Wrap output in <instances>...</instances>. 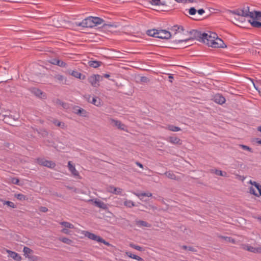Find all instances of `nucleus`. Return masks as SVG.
Returning a JSON list of instances; mask_svg holds the SVG:
<instances>
[{"instance_id": "1", "label": "nucleus", "mask_w": 261, "mask_h": 261, "mask_svg": "<svg viewBox=\"0 0 261 261\" xmlns=\"http://www.w3.org/2000/svg\"><path fill=\"white\" fill-rule=\"evenodd\" d=\"M175 30L176 32L174 37L175 38L174 41L176 43H187L196 39L212 47L223 48L226 47L223 41L214 32L201 33L196 30L189 32L184 30L182 27H178Z\"/></svg>"}, {"instance_id": "2", "label": "nucleus", "mask_w": 261, "mask_h": 261, "mask_svg": "<svg viewBox=\"0 0 261 261\" xmlns=\"http://www.w3.org/2000/svg\"><path fill=\"white\" fill-rule=\"evenodd\" d=\"M230 13L238 16V18L234 17L236 20V22L234 23L238 25L243 24L245 20L244 17H246L254 18L261 21V12L257 11L250 12L248 7L244 8L243 9H238L230 11Z\"/></svg>"}, {"instance_id": "3", "label": "nucleus", "mask_w": 261, "mask_h": 261, "mask_svg": "<svg viewBox=\"0 0 261 261\" xmlns=\"http://www.w3.org/2000/svg\"><path fill=\"white\" fill-rule=\"evenodd\" d=\"M103 21V20L99 17H89L83 20L81 22L77 23V25L86 28H92L101 24Z\"/></svg>"}, {"instance_id": "4", "label": "nucleus", "mask_w": 261, "mask_h": 261, "mask_svg": "<svg viewBox=\"0 0 261 261\" xmlns=\"http://www.w3.org/2000/svg\"><path fill=\"white\" fill-rule=\"evenodd\" d=\"M81 233L84 235L85 237H87L91 240L95 241L98 242L102 243L108 246H112L109 242H106L100 237L97 236L94 233H91L87 231H82Z\"/></svg>"}, {"instance_id": "5", "label": "nucleus", "mask_w": 261, "mask_h": 261, "mask_svg": "<svg viewBox=\"0 0 261 261\" xmlns=\"http://www.w3.org/2000/svg\"><path fill=\"white\" fill-rule=\"evenodd\" d=\"M60 224L62 227L61 232L65 234L70 235L71 234V230L75 228L73 224L67 221L61 222Z\"/></svg>"}, {"instance_id": "6", "label": "nucleus", "mask_w": 261, "mask_h": 261, "mask_svg": "<svg viewBox=\"0 0 261 261\" xmlns=\"http://www.w3.org/2000/svg\"><path fill=\"white\" fill-rule=\"evenodd\" d=\"M103 80V77L99 74H93L88 78V81L93 87L99 86V82Z\"/></svg>"}, {"instance_id": "7", "label": "nucleus", "mask_w": 261, "mask_h": 261, "mask_svg": "<svg viewBox=\"0 0 261 261\" xmlns=\"http://www.w3.org/2000/svg\"><path fill=\"white\" fill-rule=\"evenodd\" d=\"M109 121L110 124L113 126L116 127L120 130H126V126L124 124L121 123V121L113 118L109 119Z\"/></svg>"}, {"instance_id": "8", "label": "nucleus", "mask_w": 261, "mask_h": 261, "mask_svg": "<svg viewBox=\"0 0 261 261\" xmlns=\"http://www.w3.org/2000/svg\"><path fill=\"white\" fill-rule=\"evenodd\" d=\"M157 38L168 39L171 37L170 32L166 30H158Z\"/></svg>"}, {"instance_id": "9", "label": "nucleus", "mask_w": 261, "mask_h": 261, "mask_svg": "<svg viewBox=\"0 0 261 261\" xmlns=\"http://www.w3.org/2000/svg\"><path fill=\"white\" fill-rule=\"evenodd\" d=\"M107 191L108 192L117 194V195H121L123 190L120 188H117L113 186H109L107 188Z\"/></svg>"}, {"instance_id": "10", "label": "nucleus", "mask_w": 261, "mask_h": 261, "mask_svg": "<svg viewBox=\"0 0 261 261\" xmlns=\"http://www.w3.org/2000/svg\"><path fill=\"white\" fill-rule=\"evenodd\" d=\"M90 201L92 202L95 206L103 210H107L108 208L107 204L99 199H91Z\"/></svg>"}, {"instance_id": "11", "label": "nucleus", "mask_w": 261, "mask_h": 261, "mask_svg": "<svg viewBox=\"0 0 261 261\" xmlns=\"http://www.w3.org/2000/svg\"><path fill=\"white\" fill-rule=\"evenodd\" d=\"M39 164L42 166L50 168H54L56 166V164L52 161L41 160L39 161Z\"/></svg>"}, {"instance_id": "12", "label": "nucleus", "mask_w": 261, "mask_h": 261, "mask_svg": "<svg viewBox=\"0 0 261 261\" xmlns=\"http://www.w3.org/2000/svg\"><path fill=\"white\" fill-rule=\"evenodd\" d=\"M213 100L215 102L220 105L223 104L226 101L224 97L219 94H216L214 96Z\"/></svg>"}, {"instance_id": "13", "label": "nucleus", "mask_w": 261, "mask_h": 261, "mask_svg": "<svg viewBox=\"0 0 261 261\" xmlns=\"http://www.w3.org/2000/svg\"><path fill=\"white\" fill-rule=\"evenodd\" d=\"M5 250L13 259L17 261H20L21 259V256L17 253L8 249H6Z\"/></svg>"}, {"instance_id": "14", "label": "nucleus", "mask_w": 261, "mask_h": 261, "mask_svg": "<svg viewBox=\"0 0 261 261\" xmlns=\"http://www.w3.org/2000/svg\"><path fill=\"white\" fill-rule=\"evenodd\" d=\"M68 167L69 171L71 172V173L74 176H79V172L76 170L75 166L72 164L71 161L68 162Z\"/></svg>"}, {"instance_id": "15", "label": "nucleus", "mask_w": 261, "mask_h": 261, "mask_svg": "<svg viewBox=\"0 0 261 261\" xmlns=\"http://www.w3.org/2000/svg\"><path fill=\"white\" fill-rule=\"evenodd\" d=\"M74 112L76 114L83 117H87L88 116V113L86 111L82 108L79 107L75 108L74 109Z\"/></svg>"}, {"instance_id": "16", "label": "nucleus", "mask_w": 261, "mask_h": 261, "mask_svg": "<svg viewBox=\"0 0 261 261\" xmlns=\"http://www.w3.org/2000/svg\"><path fill=\"white\" fill-rule=\"evenodd\" d=\"M135 224L139 227H150L151 225L147 222L146 221L143 220H136L135 221Z\"/></svg>"}, {"instance_id": "17", "label": "nucleus", "mask_w": 261, "mask_h": 261, "mask_svg": "<svg viewBox=\"0 0 261 261\" xmlns=\"http://www.w3.org/2000/svg\"><path fill=\"white\" fill-rule=\"evenodd\" d=\"M88 98H87V100L89 102L92 103L93 105L97 106L99 107L101 105V101L100 99L96 97H93L92 98V100H90V95H88Z\"/></svg>"}, {"instance_id": "18", "label": "nucleus", "mask_w": 261, "mask_h": 261, "mask_svg": "<svg viewBox=\"0 0 261 261\" xmlns=\"http://www.w3.org/2000/svg\"><path fill=\"white\" fill-rule=\"evenodd\" d=\"M250 18L251 19H249L248 21L252 27L261 29V22L259 21H260V20H257L254 18Z\"/></svg>"}, {"instance_id": "19", "label": "nucleus", "mask_w": 261, "mask_h": 261, "mask_svg": "<svg viewBox=\"0 0 261 261\" xmlns=\"http://www.w3.org/2000/svg\"><path fill=\"white\" fill-rule=\"evenodd\" d=\"M168 141L169 142H170L171 143L173 144H175V145L181 144V140L177 137H173V136L169 137L168 138Z\"/></svg>"}, {"instance_id": "20", "label": "nucleus", "mask_w": 261, "mask_h": 261, "mask_svg": "<svg viewBox=\"0 0 261 261\" xmlns=\"http://www.w3.org/2000/svg\"><path fill=\"white\" fill-rule=\"evenodd\" d=\"M164 174L166 177L171 179L175 180H178L180 179V177L177 176L172 171L166 172Z\"/></svg>"}, {"instance_id": "21", "label": "nucleus", "mask_w": 261, "mask_h": 261, "mask_svg": "<svg viewBox=\"0 0 261 261\" xmlns=\"http://www.w3.org/2000/svg\"><path fill=\"white\" fill-rule=\"evenodd\" d=\"M58 240L62 243L69 245H72L73 243V241L72 240L65 237H59Z\"/></svg>"}, {"instance_id": "22", "label": "nucleus", "mask_w": 261, "mask_h": 261, "mask_svg": "<svg viewBox=\"0 0 261 261\" xmlns=\"http://www.w3.org/2000/svg\"><path fill=\"white\" fill-rule=\"evenodd\" d=\"M242 248L244 250L256 253L257 251L256 250V248L253 247V246H250L249 245L244 244L242 245Z\"/></svg>"}, {"instance_id": "23", "label": "nucleus", "mask_w": 261, "mask_h": 261, "mask_svg": "<svg viewBox=\"0 0 261 261\" xmlns=\"http://www.w3.org/2000/svg\"><path fill=\"white\" fill-rule=\"evenodd\" d=\"M133 194L137 196L138 197H139L140 199H141V197L142 196H147V197H151L152 196V193L150 192H143V193H136L133 192Z\"/></svg>"}, {"instance_id": "24", "label": "nucleus", "mask_w": 261, "mask_h": 261, "mask_svg": "<svg viewBox=\"0 0 261 261\" xmlns=\"http://www.w3.org/2000/svg\"><path fill=\"white\" fill-rule=\"evenodd\" d=\"M251 185L254 186L258 191L259 192V196H261V185H260L258 183H257L256 181H252L250 180L248 182Z\"/></svg>"}, {"instance_id": "25", "label": "nucleus", "mask_w": 261, "mask_h": 261, "mask_svg": "<svg viewBox=\"0 0 261 261\" xmlns=\"http://www.w3.org/2000/svg\"><path fill=\"white\" fill-rule=\"evenodd\" d=\"M101 64V63L100 62L96 61H90L88 62L89 66L93 68H97L99 67Z\"/></svg>"}, {"instance_id": "26", "label": "nucleus", "mask_w": 261, "mask_h": 261, "mask_svg": "<svg viewBox=\"0 0 261 261\" xmlns=\"http://www.w3.org/2000/svg\"><path fill=\"white\" fill-rule=\"evenodd\" d=\"M55 79L60 83L65 84L66 82V79L62 75L57 74L55 76Z\"/></svg>"}, {"instance_id": "27", "label": "nucleus", "mask_w": 261, "mask_h": 261, "mask_svg": "<svg viewBox=\"0 0 261 261\" xmlns=\"http://www.w3.org/2000/svg\"><path fill=\"white\" fill-rule=\"evenodd\" d=\"M32 92L38 97H42L43 92L40 89L33 88L32 90Z\"/></svg>"}, {"instance_id": "28", "label": "nucleus", "mask_w": 261, "mask_h": 261, "mask_svg": "<svg viewBox=\"0 0 261 261\" xmlns=\"http://www.w3.org/2000/svg\"><path fill=\"white\" fill-rule=\"evenodd\" d=\"M219 238L222 240H224L226 242H229V243H231L232 244L236 243L235 240H234L233 239H232L230 237H224V236H219Z\"/></svg>"}, {"instance_id": "29", "label": "nucleus", "mask_w": 261, "mask_h": 261, "mask_svg": "<svg viewBox=\"0 0 261 261\" xmlns=\"http://www.w3.org/2000/svg\"><path fill=\"white\" fill-rule=\"evenodd\" d=\"M158 32V30H155V29H153V30H150L147 31V34L149 36L157 38Z\"/></svg>"}, {"instance_id": "30", "label": "nucleus", "mask_w": 261, "mask_h": 261, "mask_svg": "<svg viewBox=\"0 0 261 261\" xmlns=\"http://www.w3.org/2000/svg\"><path fill=\"white\" fill-rule=\"evenodd\" d=\"M124 205L129 208H131L135 206V203L130 200H125L124 202Z\"/></svg>"}, {"instance_id": "31", "label": "nucleus", "mask_w": 261, "mask_h": 261, "mask_svg": "<svg viewBox=\"0 0 261 261\" xmlns=\"http://www.w3.org/2000/svg\"><path fill=\"white\" fill-rule=\"evenodd\" d=\"M166 128L172 132H178L181 130L180 127L171 125L167 126Z\"/></svg>"}, {"instance_id": "32", "label": "nucleus", "mask_w": 261, "mask_h": 261, "mask_svg": "<svg viewBox=\"0 0 261 261\" xmlns=\"http://www.w3.org/2000/svg\"><path fill=\"white\" fill-rule=\"evenodd\" d=\"M53 122L54 124H55L56 125L59 126V127H60L62 128H64L65 127V123H63V122H60L57 120H54L53 121Z\"/></svg>"}, {"instance_id": "33", "label": "nucleus", "mask_w": 261, "mask_h": 261, "mask_svg": "<svg viewBox=\"0 0 261 261\" xmlns=\"http://www.w3.org/2000/svg\"><path fill=\"white\" fill-rule=\"evenodd\" d=\"M23 251L24 252V255L26 257L27 256L29 255V254H31L33 252V250L27 247H24L23 248Z\"/></svg>"}, {"instance_id": "34", "label": "nucleus", "mask_w": 261, "mask_h": 261, "mask_svg": "<svg viewBox=\"0 0 261 261\" xmlns=\"http://www.w3.org/2000/svg\"><path fill=\"white\" fill-rule=\"evenodd\" d=\"M129 245L130 247H132L135 249H136L138 251H144V249H143L142 247H141L139 246L136 245L132 243H130Z\"/></svg>"}, {"instance_id": "35", "label": "nucleus", "mask_w": 261, "mask_h": 261, "mask_svg": "<svg viewBox=\"0 0 261 261\" xmlns=\"http://www.w3.org/2000/svg\"><path fill=\"white\" fill-rule=\"evenodd\" d=\"M15 197L20 200H25L27 199V197L22 194H15Z\"/></svg>"}, {"instance_id": "36", "label": "nucleus", "mask_w": 261, "mask_h": 261, "mask_svg": "<svg viewBox=\"0 0 261 261\" xmlns=\"http://www.w3.org/2000/svg\"><path fill=\"white\" fill-rule=\"evenodd\" d=\"M215 173L216 175H220L221 176H226L227 173L226 172H223L221 170L216 169L215 170Z\"/></svg>"}, {"instance_id": "37", "label": "nucleus", "mask_w": 261, "mask_h": 261, "mask_svg": "<svg viewBox=\"0 0 261 261\" xmlns=\"http://www.w3.org/2000/svg\"><path fill=\"white\" fill-rule=\"evenodd\" d=\"M4 204H7L8 206L12 208H15L16 207V205H15L13 202L9 201H4Z\"/></svg>"}, {"instance_id": "38", "label": "nucleus", "mask_w": 261, "mask_h": 261, "mask_svg": "<svg viewBox=\"0 0 261 261\" xmlns=\"http://www.w3.org/2000/svg\"><path fill=\"white\" fill-rule=\"evenodd\" d=\"M56 103L57 105H59V106H62L64 108H67V105L66 103H64L63 101H62L60 99H57L56 101Z\"/></svg>"}, {"instance_id": "39", "label": "nucleus", "mask_w": 261, "mask_h": 261, "mask_svg": "<svg viewBox=\"0 0 261 261\" xmlns=\"http://www.w3.org/2000/svg\"><path fill=\"white\" fill-rule=\"evenodd\" d=\"M239 146L244 150H247V151H248L249 152H252V149L248 146L243 145V144H240V145H239Z\"/></svg>"}, {"instance_id": "40", "label": "nucleus", "mask_w": 261, "mask_h": 261, "mask_svg": "<svg viewBox=\"0 0 261 261\" xmlns=\"http://www.w3.org/2000/svg\"><path fill=\"white\" fill-rule=\"evenodd\" d=\"M71 75L76 78L80 79L81 76V73L77 71H73L71 73Z\"/></svg>"}, {"instance_id": "41", "label": "nucleus", "mask_w": 261, "mask_h": 261, "mask_svg": "<svg viewBox=\"0 0 261 261\" xmlns=\"http://www.w3.org/2000/svg\"><path fill=\"white\" fill-rule=\"evenodd\" d=\"M10 180V182L12 184L15 185H18L19 184V179L17 178H11Z\"/></svg>"}, {"instance_id": "42", "label": "nucleus", "mask_w": 261, "mask_h": 261, "mask_svg": "<svg viewBox=\"0 0 261 261\" xmlns=\"http://www.w3.org/2000/svg\"><path fill=\"white\" fill-rule=\"evenodd\" d=\"M249 193L251 194H253L257 197H258L259 195L257 194V193L255 192L254 189L253 187H250L249 188Z\"/></svg>"}, {"instance_id": "43", "label": "nucleus", "mask_w": 261, "mask_h": 261, "mask_svg": "<svg viewBox=\"0 0 261 261\" xmlns=\"http://www.w3.org/2000/svg\"><path fill=\"white\" fill-rule=\"evenodd\" d=\"M196 10L194 8L192 7L189 10V13L190 15H193L196 14Z\"/></svg>"}, {"instance_id": "44", "label": "nucleus", "mask_w": 261, "mask_h": 261, "mask_svg": "<svg viewBox=\"0 0 261 261\" xmlns=\"http://www.w3.org/2000/svg\"><path fill=\"white\" fill-rule=\"evenodd\" d=\"M151 3L152 4H154L155 5H163V4H162L161 2V0H151Z\"/></svg>"}, {"instance_id": "45", "label": "nucleus", "mask_w": 261, "mask_h": 261, "mask_svg": "<svg viewBox=\"0 0 261 261\" xmlns=\"http://www.w3.org/2000/svg\"><path fill=\"white\" fill-rule=\"evenodd\" d=\"M125 254L128 256L129 257L135 259V257H136V255L132 254L130 252H125Z\"/></svg>"}, {"instance_id": "46", "label": "nucleus", "mask_w": 261, "mask_h": 261, "mask_svg": "<svg viewBox=\"0 0 261 261\" xmlns=\"http://www.w3.org/2000/svg\"><path fill=\"white\" fill-rule=\"evenodd\" d=\"M57 65H58L60 67H64L66 66V64L63 61L60 60L59 59V63H58Z\"/></svg>"}, {"instance_id": "47", "label": "nucleus", "mask_w": 261, "mask_h": 261, "mask_svg": "<svg viewBox=\"0 0 261 261\" xmlns=\"http://www.w3.org/2000/svg\"><path fill=\"white\" fill-rule=\"evenodd\" d=\"M50 63L53 64L57 65L58 63H59V59H51L50 61Z\"/></svg>"}, {"instance_id": "48", "label": "nucleus", "mask_w": 261, "mask_h": 261, "mask_svg": "<svg viewBox=\"0 0 261 261\" xmlns=\"http://www.w3.org/2000/svg\"><path fill=\"white\" fill-rule=\"evenodd\" d=\"M252 142L255 144H261V140L258 138L253 139Z\"/></svg>"}, {"instance_id": "49", "label": "nucleus", "mask_w": 261, "mask_h": 261, "mask_svg": "<svg viewBox=\"0 0 261 261\" xmlns=\"http://www.w3.org/2000/svg\"><path fill=\"white\" fill-rule=\"evenodd\" d=\"M27 257H28L31 261H36V259H37V257L36 256L28 255L27 256Z\"/></svg>"}, {"instance_id": "50", "label": "nucleus", "mask_w": 261, "mask_h": 261, "mask_svg": "<svg viewBox=\"0 0 261 261\" xmlns=\"http://www.w3.org/2000/svg\"><path fill=\"white\" fill-rule=\"evenodd\" d=\"M140 80L141 82L144 83H146L148 81V78L145 76L141 77Z\"/></svg>"}, {"instance_id": "51", "label": "nucleus", "mask_w": 261, "mask_h": 261, "mask_svg": "<svg viewBox=\"0 0 261 261\" xmlns=\"http://www.w3.org/2000/svg\"><path fill=\"white\" fill-rule=\"evenodd\" d=\"M114 27V25H112V24H105L103 25V27L107 29H109L110 28H111V27Z\"/></svg>"}, {"instance_id": "52", "label": "nucleus", "mask_w": 261, "mask_h": 261, "mask_svg": "<svg viewBox=\"0 0 261 261\" xmlns=\"http://www.w3.org/2000/svg\"><path fill=\"white\" fill-rule=\"evenodd\" d=\"M40 210L42 212H46L47 211V208L46 207L41 206L40 208Z\"/></svg>"}, {"instance_id": "53", "label": "nucleus", "mask_w": 261, "mask_h": 261, "mask_svg": "<svg viewBox=\"0 0 261 261\" xmlns=\"http://www.w3.org/2000/svg\"><path fill=\"white\" fill-rule=\"evenodd\" d=\"M198 13L200 15H202L204 13V10L202 9L198 10Z\"/></svg>"}, {"instance_id": "54", "label": "nucleus", "mask_w": 261, "mask_h": 261, "mask_svg": "<svg viewBox=\"0 0 261 261\" xmlns=\"http://www.w3.org/2000/svg\"><path fill=\"white\" fill-rule=\"evenodd\" d=\"M135 259L137 260L138 261H143V259L140 256L137 255L136 257H135Z\"/></svg>"}, {"instance_id": "55", "label": "nucleus", "mask_w": 261, "mask_h": 261, "mask_svg": "<svg viewBox=\"0 0 261 261\" xmlns=\"http://www.w3.org/2000/svg\"><path fill=\"white\" fill-rule=\"evenodd\" d=\"M136 165L139 167L140 168H143V166L142 164H141L139 162H136Z\"/></svg>"}, {"instance_id": "56", "label": "nucleus", "mask_w": 261, "mask_h": 261, "mask_svg": "<svg viewBox=\"0 0 261 261\" xmlns=\"http://www.w3.org/2000/svg\"><path fill=\"white\" fill-rule=\"evenodd\" d=\"M188 249L191 251H195V249L193 247L189 246Z\"/></svg>"}, {"instance_id": "57", "label": "nucleus", "mask_w": 261, "mask_h": 261, "mask_svg": "<svg viewBox=\"0 0 261 261\" xmlns=\"http://www.w3.org/2000/svg\"><path fill=\"white\" fill-rule=\"evenodd\" d=\"M256 250L257 251V253H261V247L256 248Z\"/></svg>"}, {"instance_id": "58", "label": "nucleus", "mask_w": 261, "mask_h": 261, "mask_svg": "<svg viewBox=\"0 0 261 261\" xmlns=\"http://www.w3.org/2000/svg\"><path fill=\"white\" fill-rule=\"evenodd\" d=\"M194 0H185V1L183 2V3H185V2H190V3H193L194 2Z\"/></svg>"}, {"instance_id": "59", "label": "nucleus", "mask_w": 261, "mask_h": 261, "mask_svg": "<svg viewBox=\"0 0 261 261\" xmlns=\"http://www.w3.org/2000/svg\"><path fill=\"white\" fill-rule=\"evenodd\" d=\"M103 76H104V77H105L106 78H108L110 77V75L108 74H105Z\"/></svg>"}, {"instance_id": "60", "label": "nucleus", "mask_w": 261, "mask_h": 261, "mask_svg": "<svg viewBox=\"0 0 261 261\" xmlns=\"http://www.w3.org/2000/svg\"><path fill=\"white\" fill-rule=\"evenodd\" d=\"M175 1L178 3H183L185 1V0H175Z\"/></svg>"}, {"instance_id": "61", "label": "nucleus", "mask_w": 261, "mask_h": 261, "mask_svg": "<svg viewBox=\"0 0 261 261\" xmlns=\"http://www.w3.org/2000/svg\"><path fill=\"white\" fill-rule=\"evenodd\" d=\"M257 130L261 132V126L257 127Z\"/></svg>"}, {"instance_id": "62", "label": "nucleus", "mask_w": 261, "mask_h": 261, "mask_svg": "<svg viewBox=\"0 0 261 261\" xmlns=\"http://www.w3.org/2000/svg\"><path fill=\"white\" fill-rule=\"evenodd\" d=\"M182 248L183 249H188V247H187V246H183L182 247Z\"/></svg>"}, {"instance_id": "63", "label": "nucleus", "mask_w": 261, "mask_h": 261, "mask_svg": "<svg viewBox=\"0 0 261 261\" xmlns=\"http://www.w3.org/2000/svg\"><path fill=\"white\" fill-rule=\"evenodd\" d=\"M258 221L261 223V217H258L257 218Z\"/></svg>"}, {"instance_id": "64", "label": "nucleus", "mask_w": 261, "mask_h": 261, "mask_svg": "<svg viewBox=\"0 0 261 261\" xmlns=\"http://www.w3.org/2000/svg\"><path fill=\"white\" fill-rule=\"evenodd\" d=\"M252 83H253V86H254V88H255L257 90L258 89H257V88L255 87L254 83L253 82H252Z\"/></svg>"}]
</instances>
